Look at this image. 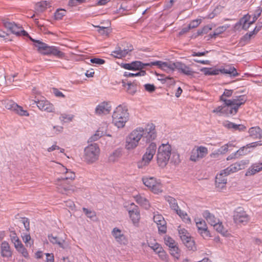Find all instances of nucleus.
<instances>
[{"instance_id":"obj_56","label":"nucleus","mask_w":262,"mask_h":262,"mask_svg":"<svg viewBox=\"0 0 262 262\" xmlns=\"http://www.w3.org/2000/svg\"><path fill=\"white\" fill-rule=\"evenodd\" d=\"M96 27L98 28V32L101 34V35H107L108 31L109 30L108 28L104 27H99L96 26Z\"/></svg>"},{"instance_id":"obj_20","label":"nucleus","mask_w":262,"mask_h":262,"mask_svg":"<svg viewBox=\"0 0 262 262\" xmlns=\"http://www.w3.org/2000/svg\"><path fill=\"white\" fill-rule=\"evenodd\" d=\"M251 16L248 14L245 15L242 18L239 19V21L235 24L234 28L238 29L239 27L242 26V29L247 30L249 28V25L247 23L249 21Z\"/></svg>"},{"instance_id":"obj_34","label":"nucleus","mask_w":262,"mask_h":262,"mask_svg":"<svg viewBox=\"0 0 262 262\" xmlns=\"http://www.w3.org/2000/svg\"><path fill=\"white\" fill-rule=\"evenodd\" d=\"M66 170L65 176L58 179L59 181L62 180L63 181H66L68 180H73L75 179V173L72 171H69L67 169H66Z\"/></svg>"},{"instance_id":"obj_63","label":"nucleus","mask_w":262,"mask_h":262,"mask_svg":"<svg viewBox=\"0 0 262 262\" xmlns=\"http://www.w3.org/2000/svg\"><path fill=\"white\" fill-rule=\"evenodd\" d=\"M229 171H231V173L235 172L240 170V168H238L237 164H236V163L231 164L230 166H229Z\"/></svg>"},{"instance_id":"obj_55","label":"nucleus","mask_w":262,"mask_h":262,"mask_svg":"<svg viewBox=\"0 0 262 262\" xmlns=\"http://www.w3.org/2000/svg\"><path fill=\"white\" fill-rule=\"evenodd\" d=\"M232 129L233 130L243 131L246 129V127L243 124H236L233 123Z\"/></svg>"},{"instance_id":"obj_4","label":"nucleus","mask_w":262,"mask_h":262,"mask_svg":"<svg viewBox=\"0 0 262 262\" xmlns=\"http://www.w3.org/2000/svg\"><path fill=\"white\" fill-rule=\"evenodd\" d=\"M128 116L129 114L126 107H123L121 105H119L113 113V122L118 128L123 127L128 119Z\"/></svg>"},{"instance_id":"obj_14","label":"nucleus","mask_w":262,"mask_h":262,"mask_svg":"<svg viewBox=\"0 0 262 262\" xmlns=\"http://www.w3.org/2000/svg\"><path fill=\"white\" fill-rule=\"evenodd\" d=\"M196 226L197 227L199 233L204 237H210V233L208 230L207 224L205 221L201 220L196 222Z\"/></svg>"},{"instance_id":"obj_31","label":"nucleus","mask_w":262,"mask_h":262,"mask_svg":"<svg viewBox=\"0 0 262 262\" xmlns=\"http://www.w3.org/2000/svg\"><path fill=\"white\" fill-rule=\"evenodd\" d=\"M50 55H53L58 58H63L65 56V54L60 51L59 49L55 46H51Z\"/></svg>"},{"instance_id":"obj_62","label":"nucleus","mask_w":262,"mask_h":262,"mask_svg":"<svg viewBox=\"0 0 262 262\" xmlns=\"http://www.w3.org/2000/svg\"><path fill=\"white\" fill-rule=\"evenodd\" d=\"M23 239L24 242L26 244L27 246H28V245H29L30 247H31V244L30 242V241L31 240V236H30V234L25 235L24 236H23Z\"/></svg>"},{"instance_id":"obj_35","label":"nucleus","mask_w":262,"mask_h":262,"mask_svg":"<svg viewBox=\"0 0 262 262\" xmlns=\"http://www.w3.org/2000/svg\"><path fill=\"white\" fill-rule=\"evenodd\" d=\"M129 214L131 220L134 224L139 222L140 218V212L139 210L130 212L129 213Z\"/></svg>"},{"instance_id":"obj_32","label":"nucleus","mask_w":262,"mask_h":262,"mask_svg":"<svg viewBox=\"0 0 262 262\" xmlns=\"http://www.w3.org/2000/svg\"><path fill=\"white\" fill-rule=\"evenodd\" d=\"M216 231L221 233L222 234L225 235L227 232V230L224 227L222 223L220 222V221L218 223L213 226Z\"/></svg>"},{"instance_id":"obj_53","label":"nucleus","mask_w":262,"mask_h":262,"mask_svg":"<svg viewBox=\"0 0 262 262\" xmlns=\"http://www.w3.org/2000/svg\"><path fill=\"white\" fill-rule=\"evenodd\" d=\"M201 159V158H200L198 154V151H196L195 150H193L190 156V160L192 161L196 162Z\"/></svg>"},{"instance_id":"obj_50","label":"nucleus","mask_w":262,"mask_h":262,"mask_svg":"<svg viewBox=\"0 0 262 262\" xmlns=\"http://www.w3.org/2000/svg\"><path fill=\"white\" fill-rule=\"evenodd\" d=\"M14 112H15L17 114L20 116H29V114L26 111H25L23 109L22 107L19 106L18 105V107H16V110H15Z\"/></svg>"},{"instance_id":"obj_52","label":"nucleus","mask_w":262,"mask_h":262,"mask_svg":"<svg viewBox=\"0 0 262 262\" xmlns=\"http://www.w3.org/2000/svg\"><path fill=\"white\" fill-rule=\"evenodd\" d=\"M158 254L159 257L163 260L167 261V255L166 254V252L163 250L162 248L160 250H158L156 252Z\"/></svg>"},{"instance_id":"obj_41","label":"nucleus","mask_w":262,"mask_h":262,"mask_svg":"<svg viewBox=\"0 0 262 262\" xmlns=\"http://www.w3.org/2000/svg\"><path fill=\"white\" fill-rule=\"evenodd\" d=\"M260 29L259 28H258L257 29V27H255V29L252 31H251L249 33H246L243 37V39H244V40H249L251 37L255 34L256 33H257L259 31Z\"/></svg>"},{"instance_id":"obj_12","label":"nucleus","mask_w":262,"mask_h":262,"mask_svg":"<svg viewBox=\"0 0 262 262\" xmlns=\"http://www.w3.org/2000/svg\"><path fill=\"white\" fill-rule=\"evenodd\" d=\"M30 40L36 43L34 45L37 48V50L40 53L43 55H50L51 46H49L43 42L34 39L32 38H30Z\"/></svg>"},{"instance_id":"obj_64","label":"nucleus","mask_w":262,"mask_h":262,"mask_svg":"<svg viewBox=\"0 0 262 262\" xmlns=\"http://www.w3.org/2000/svg\"><path fill=\"white\" fill-rule=\"evenodd\" d=\"M138 210H139L138 207L137 205H136L134 203H132L129 204L128 208V213Z\"/></svg>"},{"instance_id":"obj_13","label":"nucleus","mask_w":262,"mask_h":262,"mask_svg":"<svg viewBox=\"0 0 262 262\" xmlns=\"http://www.w3.org/2000/svg\"><path fill=\"white\" fill-rule=\"evenodd\" d=\"M112 234L116 242L119 244L124 245L127 244L128 242L127 239L125 235L122 233L120 229L117 227L114 228L112 231Z\"/></svg>"},{"instance_id":"obj_47","label":"nucleus","mask_w":262,"mask_h":262,"mask_svg":"<svg viewBox=\"0 0 262 262\" xmlns=\"http://www.w3.org/2000/svg\"><path fill=\"white\" fill-rule=\"evenodd\" d=\"M82 210L84 214L86 215V216L90 219H93L96 216L95 212L94 211H92L88 209L83 207L82 208Z\"/></svg>"},{"instance_id":"obj_60","label":"nucleus","mask_w":262,"mask_h":262,"mask_svg":"<svg viewBox=\"0 0 262 262\" xmlns=\"http://www.w3.org/2000/svg\"><path fill=\"white\" fill-rule=\"evenodd\" d=\"M90 61L92 63L97 64H104L105 62L104 59L98 58H92L91 59Z\"/></svg>"},{"instance_id":"obj_54","label":"nucleus","mask_w":262,"mask_h":262,"mask_svg":"<svg viewBox=\"0 0 262 262\" xmlns=\"http://www.w3.org/2000/svg\"><path fill=\"white\" fill-rule=\"evenodd\" d=\"M17 251L19 253L21 254V255L26 258H28L29 257V253L24 246L17 249Z\"/></svg>"},{"instance_id":"obj_7","label":"nucleus","mask_w":262,"mask_h":262,"mask_svg":"<svg viewBox=\"0 0 262 262\" xmlns=\"http://www.w3.org/2000/svg\"><path fill=\"white\" fill-rule=\"evenodd\" d=\"M156 150V144L154 142H151L146 148V152L143 155L142 160L138 162V167L142 168L144 166L148 165L155 155Z\"/></svg>"},{"instance_id":"obj_5","label":"nucleus","mask_w":262,"mask_h":262,"mask_svg":"<svg viewBox=\"0 0 262 262\" xmlns=\"http://www.w3.org/2000/svg\"><path fill=\"white\" fill-rule=\"evenodd\" d=\"M171 154L170 144H162L158 148L157 154V163L159 166L164 167L167 164Z\"/></svg>"},{"instance_id":"obj_10","label":"nucleus","mask_w":262,"mask_h":262,"mask_svg":"<svg viewBox=\"0 0 262 262\" xmlns=\"http://www.w3.org/2000/svg\"><path fill=\"white\" fill-rule=\"evenodd\" d=\"M161 61H154L148 63H143L140 61H135L132 62V66L133 69L132 71H138L142 70L146 67H152V66H157L160 68Z\"/></svg>"},{"instance_id":"obj_57","label":"nucleus","mask_w":262,"mask_h":262,"mask_svg":"<svg viewBox=\"0 0 262 262\" xmlns=\"http://www.w3.org/2000/svg\"><path fill=\"white\" fill-rule=\"evenodd\" d=\"M236 163L237 164L238 168H240V170H241L246 167V165L249 163V161L247 160H244Z\"/></svg>"},{"instance_id":"obj_6","label":"nucleus","mask_w":262,"mask_h":262,"mask_svg":"<svg viewBox=\"0 0 262 262\" xmlns=\"http://www.w3.org/2000/svg\"><path fill=\"white\" fill-rule=\"evenodd\" d=\"M99 152V148L96 144L89 145L84 150V161L88 164L94 163L98 159Z\"/></svg>"},{"instance_id":"obj_49","label":"nucleus","mask_w":262,"mask_h":262,"mask_svg":"<svg viewBox=\"0 0 262 262\" xmlns=\"http://www.w3.org/2000/svg\"><path fill=\"white\" fill-rule=\"evenodd\" d=\"M121 155V153L119 151H115L109 157V161L111 162H115L117 159Z\"/></svg>"},{"instance_id":"obj_44","label":"nucleus","mask_w":262,"mask_h":262,"mask_svg":"<svg viewBox=\"0 0 262 262\" xmlns=\"http://www.w3.org/2000/svg\"><path fill=\"white\" fill-rule=\"evenodd\" d=\"M159 80L161 81L162 83H167L169 85L175 83V81L173 78L169 76H166L164 79H159Z\"/></svg>"},{"instance_id":"obj_30","label":"nucleus","mask_w":262,"mask_h":262,"mask_svg":"<svg viewBox=\"0 0 262 262\" xmlns=\"http://www.w3.org/2000/svg\"><path fill=\"white\" fill-rule=\"evenodd\" d=\"M165 200L168 202L170 207L173 210L179 208L177 200L170 196H165Z\"/></svg>"},{"instance_id":"obj_29","label":"nucleus","mask_w":262,"mask_h":262,"mask_svg":"<svg viewBox=\"0 0 262 262\" xmlns=\"http://www.w3.org/2000/svg\"><path fill=\"white\" fill-rule=\"evenodd\" d=\"M49 5L50 3L47 1L40 2L36 4L35 9L39 12H42Z\"/></svg>"},{"instance_id":"obj_16","label":"nucleus","mask_w":262,"mask_h":262,"mask_svg":"<svg viewBox=\"0 0 262 262\" xmlns=\"http://www.w3.org/2000/svg\"><path fill=\"white\" fill-rule=\"evenodd\" d=\"M39 110L47 112H53L54 108L53 105L46 100H40L35 101Z\"/></svg>"},{"instance_id":"obj_2","label":"nucleus","mask_w":262,"mask_h":262,"mask_svg":"<svg viewBox=\"0 0 262 262\" xmlns=\"http://www.w3.org/2000/svg\"><path fill=\"white\" fill-rule=\"evenodd\" d=\"M247 100L246 95H234L231 100L223 99L221 100L224 102L223 104V114L226 115H235L238 110L239 107L244 104Z\"/></svg>"},{"instance_id":"obj_25","label":"nucleus","mask_w":262,"mask_h":262,"mask_svg":"<svg viewBox=\"0 0 262 262\" xmlns=\"http://www.w3.org/2000/svg\"><path fill=\"white\" fill-rule=\"evenodd\" d=\"M133 50V48L130 49H123L122 50L121 48L118 47L116 48V49L113 52V53L114 54V56L116 58H122L123 57H125L129 52Z\"/></svg>"},{"instance_id":"obj_40","label":"nucleus","mask_w":262,"mask_h":262,"mask_svg":"<svg viewBox=\"0 0 262 262\" xmlns=\"http://www.w3.org/2000/svg\"><path fill=\"white\" fill-rule=\"evenodd\" d=\"M170 253L173 256L178 258L180 256L179 249L177 247V245H175L172 247H169Z\"/></svg>"},{"instance_id":"obj_3","label":"nucleus","mask_w":262,"mask_h":262,"mask_svg":"<svg viewBox=\"0 0 262 262\" xmlns=\"http://www.w3.org/2000/svg\"><path fill=\"white\" fill-rule=\"evenodd\" d=\"M160 69L166 72L173 71L176 69L180 72L187 76H192L194 73L188 66L180 62L168 63L161 61Z\"/></svg>"},{"instance_id":"obj_61","label":"nucleus","mask_w":262,"mask_h":262,"mask_svg":"<svg viewBox=\"0 0 262 262\" xmlns=\"http://www.w3.org/2000/svg\"><path fill=\"white\" fill-rule=\"evenodd\" d=\"M49 240L53 244H56L60 239L57 236H54L52 234L48 235Z\"/></svg>"},{"instance_id":"obj_33","label":"nucleus","mask_w":262,"mask_h":262,"mask_svg":"<svg viewBox=\"0 0 262 262\" xmlns=\"http://www.w3.org/2000/svg\"><path fill=\"white\" fill-rule=\"evenodd\" d=\"M262 8L259 7H258L257 9L255 11V13L252 18V20H249V21L247 23L248 25H249V27L251 25L253 24L257 19V18L260 16ZM249 19H250V18Z\"/></svg>"},{"instance_id":"obj_15","label":"nucleus","mask_w":262,"mask_h":262,"mask_svg":"<svg viewBox=\"0 0 262 262\" xmlns=\"http://www.w3.org/2000/svg\"><path fill=\"white\" fill-rule=\"evenodd\" d=\"M111 111V106L108 102H103L100 103L95 109V113L97 115H106Z\"/></svg>"},{"instance_id":"obj_38","label":"nucleus","mask_w":262,"mask_h":262,"mask_svg":"<svg viewBox=\"0 0 262 262\" xmlns=\"http://www.w3.org/2000/svg\"><path fill=\"white\" fill-rule=\"evenodd\" d=\"M227 29V27L223 26L217 28L214 31L213 34H210L211 38L215 37L216 36L222 33Z\"/></svg>"},{"instance_id":"obj_21","label":"nucleus","mask_w":262,"mask_h":262,"mask_svg":"<svg viewBox=\"0 0 262 262\" xmlns=\"http://www.w3.org/2000/svg\"><path fill=\"white\" fill-rule=\"evenodd\" d=\"M202 215L211 226L216 224V223H218L219 221V219L216 217L213 214L210 212L209 210H205L203 212Z\"/></svg>"},{"instance_id":"obj_17","label":"nucleus","mask_w":262,"mask_h":262,"mask_svg":"<svg viewBox=\"0 0 262 262\" xmlns=\"http://www.w3.org/2000/svg\"><path fill=\"white\" fill-rule=\"evenodd\" d=\"M57 180L58 183H57V185H58L57 188L58 191L59 192L68 195L71 192H74L73 187L69 185H66V181H63L62 180L59 181L58 179Z\"/></svg>"},{"instance_id":"obj_11","label":"nucleus","mask_w":262,"mask_h":262,"mask_svg":"<svg viewBox=\"0 0 262 262\" xmlns=\"http://www.w3.org/2000/svg\"><path fill=\"white\" fill-rule=\"evenodd\" d=\"M153 220L157 225L158 231L160 234H164L167 231L166 223L164 217L161 214H155Z\"/></svg>"},{"instance_id":"obj_24","label":"nucleus","mask_w":262,"mask_h":262,"mask_svg":"<svg viewBox=\"0 0 262 262\" xmlns=\"http://www.w3.org/2000/svg\"><path fill=\"white\" fill-rule=\"evenodd\" d=\"M262 170V163L253 164L249 168L246 173V176H252Z\"/></svg>"},{"instance_id":"obj_42","label":"nucleus","mask_w":262,"mask_h":262,"mask_svg":"<svg viewBox=\"0 0 262 262\" xmlns=\"http://www.w3.org/2000/svg\"><path fill=\"white\" fill-rule=\"evenodd\" d=\"M195 150L198 151L200 158L201 159L205 157L208 153L207 148L204 146H200Z\"/></svg>"},{"instance_id":"obj_27","label":"nucleus","mask_w":262,"mask_h":262,"mask_svg":"<svg viewBox=\"0 0 262 262\" xmlns=\"http://www.w3.org/2000/svg\"><path fill=\"white\" fill-rule=\"evenodd\" d=\"M136 202L141 205L143 206L146 209L149 207V204L148 201L145 198L141 195H137L135 197Z\"/></svg>"},{"instance_id":"obj_39","label":"nucleus","mask_w":262,"mask_h":262,"mask_svg":"<svg viewBox=\"0 0 262 262\" xmlns=\"http://www.w3.org/2000/svg\"><path fill=\"white\" fill-rule=\"evenodd\" d=\"M5 107L8 110L14 111L16 107H18V104L13 101L8 100L5 102Z\"/></svg>"},{"instance_id":"obj_43","label":"nucleus","mask_w":262,"mask_h":262,"mask_svg":"<svg viewBox=\"0 0 262 262\" xmlns=\"http://www.w3.org/2000/svg\"><path fill=\"white\" fill-rule=\"evenodd\" d=\"M66 11L63 9L57 10L54 14L55 19H61L63 16L66 15Z\"/></svg>"},{"instance_id":"obj_28","label":"nucleus","mask_w":262,"mask_h":262,"mask_svg":"<svg viewBox=\"0 0 262 262\" xmlns=\"http://www.w3.org/2000/svg\"><path fill=\"white\" fill-rule=\"evenodd\" d=\"M201 71L206 75H216L219 74V69L203 68Z\"/></svg>"},{"instance_id":"obj_9","label":"nucleus","mask_w":262,"mask_h":262,"mask_svg":"<svg viewBox=\"0 0 262 262\" xmlns=\"http://www.w3.org/2000/svg\"><path fill=\"white\" fill-rule=\"evenodd\" d=\"M233 220L236 224H247L250 220L249 216L242 208H237L234 212Z\"/></svg>"},{"instance_id":"obj_51","label":"nucleus","mask_w":262,"mask_h":262,"mask_svg":"<svg viewBox=\"0 0 262 262\" xmlns=\"http://www.w3.org/2000/svg\"><path fill=\"white\" fill-rule=\"evenodd\" d=\"M245 148V147L241 148L239 149H238L236 151V153H235V154L234 155H230V156H228V158H227V160H231L232 158H233L234 156H236L237 155H243L246 154V152L244 151Z\"/></svg>"},{"instance_id":"obj_58","label":"nucleus","mask_w":262,"mask_h":262,"mask_svg":"<svg viewBox=\"0 0 262 262\" xmlns=\"http://www.w3.org/2000/svg\"><path fill=\"white\" fill-rule=\"evenodd\" d=\"M144 88L145 90L149 93L154 92L156 90V87L154 84H145L144 85Z\"/></svg>"},{"instance_id":"obj_23","label":"nucleus","mask_w":262,"mask_h":262,"mask_svg":"<svg viewBox=\"0 0 262 262\" xmlns=\"http://www.w3.org/2000/svg\"><path fill=\"white\" fill-rule=\"evenodd\" d=\"M248 132L249 136L253 139H262V130L258 126L250 128Z\"/></svg>"},{"instance_id":"obj_18","label":"nucleus","mask_w":262,"mask_h":262,"mask_svg":"<svg viewBox=\"0 0 262 262\" xmlns=\"http://www.w3.org/2000/svg\"><path fill=\"white\" fill-rule=\"evenodd\" d=\"M220 73L224 74H228L230 77H236L239 75L236 69L231 65H227L224 68H220L219 73Z\"/></svg>"},{"instance_id":"obj_8","label":"nucleus","mask_w":262,"mask_h":262,"mask_svg":"<svg viewBox=\"0 0 262 262\" xmlns=\"http://www.w3.org/2000/svg\"><path fill=\"white\" fill-rule=\"evenodd\" d=\"M143 184L150 190L156 194H159L162 191V186L160 180H157L154 177H144L142 178Z\"/></svg>"},{"instance_id":"obj_37","label":"nucleus","mask_w":262,"mask_h":262,"mask_svg":"<svg viewBox=\"0 0 262 262\" xmlns=\"http://www.w3.org/2000/svg\"><path fill=\"white\" fill-rule=\"evenodd\" d=\"M178 231L182 241L186 240L187 238L191 236L188 231L184 228H180L178 229Z\"/></svg>"},{"instance_id":"obj_19","label":"nucleus","mask_w":262,"mask_h":262,"mask_svg":"<svg viewBox=\"0 0 262 262\" xmlns=\"http://www.w3.org/2000/svg\"><path fill=\"white\" fill-rule=\"evenodd\" d=\"M227 181V178L223 176V172H221L220 174L216 175L215 178V186L219 190H222L226 187Z\"/></svg>"},{"instance_id":"obj_45","label":"nucleus","mask_w":262,"mask_h":262,"mask_svg":"<svg viewBox=\"0 0 262 262\" xmlns=\"http://www.w3.org/2000/svg\"><path fill=\"white\" fill-rule=\"evenodd\" d=\"M127 85L128 86L127 89L128 93L132 95L134 94L137 91L136 85L134 83H132L130 82H128L127 83Z\"/></svg>"},{"instance_id":"obj_26","label":"nucleus","mask_w":262,"mask_h":262,"mask_svg":"<svg viewBox=\"0 0 262 262\" xmlns=\"http://www.w3.org/2000/svg\"><path fill=\"white\" fill-rule=\"evenodd\" d=\"M182 242L189 250L194 251L196 250L194 241L191 236L187 238L186 240L182 241Z\"/></svg>"},{"instance_id":"obj_1","label":"nucleus","mask_w":262,"mask_h":262,"mask_svg":"<svg viewBox=\"0 0 262 262\" xmlns=\"http://www.w3.org/2000/svg\"><path fill=\"white\" fill-rule=\"evenodd\" d=\"M157 137L155 126L152 124H148L145 128L138 127L133 130L126 138L125 148L127 150L135 149L141 140L149 143Z\"/></svg>"},{"instance_id":"obj_48","label":"nucleus","mask_w":262,"mask_h":262,"mask_svg":"<svg viewBox=\"0 0 262 262\" xmlns=\"http://www.w3.org/2000/svg\"><path fill=\"white\" fill-rule=\"evenodd\" d=\"M201 19H196L191 21L188 25L190 29L197 27L201 23Z\"/></svg>"},{"instance_id":"obj_59","label":"nucleus","mask_w":262,"mask_h":262,"mask_svg":"<svg viewBox=\"0 0 262 262\" xmlns=\"http://www.w3.org/2000/svg\"><path fill=\"white\" fill-rule=\"evenodd\" d=\"M18 30H19V27L14 23L8 30L16 35L17 34H18Z\"/></svg>"},{"instance_id":"obj_36","label":"nucleus","mask_w":262,"mask_h":262,"mask_svg":"<svg viewBox=\"0 0 262 262\" xmlns=\"http://www.w3.org/2000/svg\"><path fill=\"white\" fill-rule=\"evenodd\" d=\"M147 244L148 246L150 247L155 252L161 249L162 247H161L160 245L157 243L155 240L150 242L148 241Z\"/></svg>"},{"instance_id":"obj_46","label":"nucleus","mask_w":262,"mask_h":262,"mask_svg":"<svg viewBox=\"0 0 262 262\" xmlns=\"http://www.w3.org/2000/svg\"><path fill=\"white\" fill-rule=\"evenodd\" d=\"M164 242L169 248L176 245L175 241L171 237L167 235L165 236Z\"/></svg>"},{"instance_id":"obj_22","label":"nucleus","mask_w":262,"mask_h":262,"mask_svg":"<svg viewBox=\"0 0 262 262\" xmlns=\"http://www.w3.org/2000/svg\"><path fill=\"white\" fill-rule=\"evenodd\" d=\"M12 252L8 242L4 241L1 244V255L4 257H10L12 256Z\"/></svg>"}]
</instances>
